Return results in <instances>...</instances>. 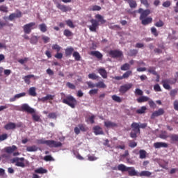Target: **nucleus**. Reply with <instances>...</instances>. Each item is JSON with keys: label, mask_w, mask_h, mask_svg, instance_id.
<instances>
[{"label": "nucleus", "mask_w": 178, "mask_h": 178, "mask_svg": "<svg viewBox=\"0 0 178 178\" xmlns=\"http://www.w3.org/2000/svg\"><path fill=\"white\" fill-rule=\"evenodd\" d=\"M96 87L97 88H106V84L104 81H99L96 83Z\"/></svg>", "instance_id": "38"}, {"label": "nucleus", "mask_w": 178, "mask_h": 178, "mask_svg": "<svg viewBox=\"0 0 178 178\" xmlns=\"http://www.w3.org/2000/svg\"><path fill=\"white\" fill-rule=\"evenodd\" d=\"M16 17H22V12L19 11L17 13H12L9 15V20L12 21L15 19H16Z\"/></svg>", "instance_id": "24"}, {"label": "nucleus", "mask_w": 178, "mask_h": 178, "mask_svg": "<svg viewBox=\"0 0 178 178\" xmlns=\"http://www.w3.org/2000/svg\"><path fill=\"white\" fill-rule=\"evenodd\" d=\"M26 151L28 152H35V151H38V147H37L35 145L28 146L26 147Z\"/></svg>", "instance_id": "29"}, {"label": "nucleus", "mask_w": 178, "mask_h": 178, "mask_svg": "<svg viewBox=\"0 0 178 178\" xmlns=\"http://www.w3.org/2000/svg\"><path fill=\"white\" fill-rule=\"evenodd\" d=\"M29 94L31 97H37V92H35V87H31L29 90Z\"/></svg>", "instance_id": "33"}, {"label": "nucleus", "mask_w": 178, "mask_h": 178, "mask_svg": "<svg viewBox=\"0 0 178 178\" xmlns=\"http://www.w3.org/2000/svg\"><path fill=\"white\" fill-rule=\"evenodd\" d=\"M35 173H38V175H44L45 173H48V170L47 169L42 168V167H40L35 170Z\"/></svg>", "instance_id": "26"}, {"label": "nucleus", "mask_w": 178, "mask_h": 178, "mask_svg": "<svg viewBox=\"0 0 178 178\" xmlns=\"http://www.w3.org/2000/svg\"><path fill=\"white\" fill-rule=\"evenodd\" d=\"M98 76L95 74V73H91L88 74V79H90V80H97L98 79Z\"/></svg>", "instance_id": "49"}, {"label": "nucleus", "mask_w": 178, "mask_h": 178, "mask_svg": "<svg viewBox=\"0 0 178 178\" xmlns=\"http://www.w3.org/2000/svg\"><path fill=\"white\" fill-rule=\"evenodd\" d=\"M139 155L140 159H145L147 158V152L144 149H140L139 151Z\"/></svg>", "instance_id": "34"}, {"label": "nucleus", "mask_w": 178, "mask_h": 178, "mask_svg": "<svg viewBox=\"0 0 178 178\" xmlns=\"http://www.w3.org/2000/svg\"><path fill=\"white\" fill-rule=\"evenodd\" d=\"M111 98L113 99V101H115V102H118L119 104H120V102H122V99L120 98V97L114 95L111 96Z\"/></svg>", "instance_id": "39"}, {"label": "nucleus", "mask_w": 178, "mask_h": 178, "mask_svg": "<svg viewBox=\"0 0 178 178\" xmlns=\"http://www.w3.org/2000/svg\"><path fill=\"white\" fill-rule=\"evenodd\" d=\"M51 48L54 51H56V52H60V49H62V47L57 44H53Z\"/></svg>", "instance_id": "43"}, {"label": "nucleus", "mask_w": 178, "mask_h": 178, "mask_svg": "<svg viewBox=\"0 0 178 178\" xmlns=\"http://www.w3.org/2000/svg\"><path fill=\"white\" fill-rule=\"evenodd\" d=\"M94 133L95 136H99L104 134V131H102V128L99 126H95L93 127Z\"/></svg>", "instance_id": "18"}, {"label": "nucleus", "mask_w": 178, "mask_h": 178, "mask_svg": "<svg viewBox=\"0 0 178 178\" xmlns=\"http://www.w3.org/2000/svg\"><path fill=\"white\" fill-rule=\"evenodd\" d=\"M131 129L132 130L130 133V137L131 138H137V135L140 134V124L138 122H133L131 124Z\"/></svg>", "instance_id": "6"}, {"label": "nucleus", "mask_w": 178, "mask_h": 178, "mask_svg": "<svg viewBox=\"0 0 178 178\" xmlns=\"http://www.w3.org/2000/svg\"><path fill=\"white\" fill-rule=\"evenodd\" d=\"M138 54V51L137 49H131L129 51V56H136Z\"/></svg>", "instance_id": "50"}, {"label": "nucleus", "mask_w": 178, "mask_h": 178, "mask_svg": "<svg viewBox=\"0 0 178 178\" xmlns=\"http://www.w3.org/2000/svg\"><path fill=\"white\" fill-rule=\"evenodd\" d=\"M42 40L44 44H48V42H49V41H51V38L49 37L44 35H42Z\"/></svg>", "instance_id": "44"}, {"label": "nucleus", "mask_w": 178, "mask_h": 178, "mask_svg": "<svg viewBox=\"0 0 178 178\" xmlns=\"http://www.w3.org/2000/svg\"><path fill=\"white\" fill-rule=\"evenodd\" d=\"M87 86H88V88H94L97 87V83H94L91 81L86 82Z\"/></svg>", "instance_id": "51"}, {"label": "nucleus", "mask_w": 178, "mask_h": 178, "mask_svg": "<svg viewBox=\"0 0 178 178\" xmlns=\"http://www.w3.org/2000/svg\"><path fill=\"white\" fill-rule=\"evenodd\" d=\"M38 38H40V37L38 36H32L30 39L31 44H33V45H37L38 42Z\"/></svg>", "instance_id": "31"}, {"label": "nucleus", "mask_w": 178, "mask_h": 178, "mask_svg": "<svg viewBox=\"0 0 178 178\" xmlns=\"http://www.w3.org/2000/svg\"><path fill=\"white\" fill-rule=\"evenodd\" d=\"M63 34L65 37H72V35H73V33L69 29L64 30Z\"/></svg>", "instance_id": "47"}, {"label": "nucleus", "mask_w": 178, "mask_h": 178, "mask_svg": "<svg viewBox=\"0 0 178 178\" xmlns=\"http://www.w3.org/2000/svg\"><path fill=\"white\" fill-rule=\"evenodd\" d=\"M132 74H133V72L131 70H129L123 74L122 77L124 79H129V77H130V76H131Z\"/></svg>", "instance_id": "42"}, {"label": "nucleus", "mask_w": 178, "mask_h": 178, "mask_svg": "<svg viewBox=\"0 0 178 178\" xmlns=\"http://www.w3.org/2000/svg\"><path fill=\"white\" fill-rule=\"evenodd\" d=\"M38 144H45L49 148H59V147H62V143L58 142L56 140H48L42 138L38 140Z\"/></svg>", "instance_id": "4"}, {"label": "nucleus", "mask_w": 178, "mask_h": 178, "mask_svg": "<svg viewBox=\"0 0 178 178\" xmlns=\"http://www.w3.org/2000/svg\"><path fill=\"white\" fill-rule=\"evenodd\" d=\"M90 55H91L92 56H95L96 58H97V59H102V54H101V52L98 51H92L90 53Z\"/></svg>", "instance_id": "22"}, {"label": "nucleus", "mask_w": 178, "mask_h": 178, "mask_svg": "<svg viewBox=\"0 0 178 178\" xmlns=\"http://www.w3.org/2000/svg\"><path fill=\"white\" fill-rule=\"evenodd\" d=\"M104 126L107 127V129L109 128H113V127H118V124L113 122L111 121H106L104 122Z\"/></svg>", "instance_id": "21"}, {"label": "nucleus", "mask_w": 178, "mask_h": 178, "mask_svg": "<svg viewBox=\"0 0 178 178\" xmlns=\"http://www.w3.org/2000/svg\"><path fill=\"white\" fill-rule=\"evenodd\" d=\"M177 94V89L172 90L170 92V97H176V95Z\"/></svg>", "instance_id": "63"}, {"label": "nucleus", "mask_w": 178, "mask_h": 178, "mask_svg": "<svg viewBox=\"0 0 178 178\" xmlns=\"http://www.w3.org/2000/svg\"><path fill=\"white\" fill-rule=\"evenodd\" d=\"M169 138H170V141L172 144H173L174 143H178L177 134H173L169 135Z\"/></svg>", "instance_id": "25"}, {"label": "nucleus", "mask_w": 178, "mask_h": 178, "mask_svg": "<svg viewBox=\"0 0 178 178\" xmlns=\"http://www.w3.org/2000/svg\"><path fill=\"white\" fill-rule=\"evenodd\" d=\"M133 87L132 83H127L120 87L119 91L121 94H126Z\"/></svg>", "instance_id": "12"}, {"label": "nucleus", "mask_w": 178, "mask_h": 178, "mask_svg": "<svg viewBox=\"0 0 178 178\" xmlns=\"http://www.w3.org/2000/svg\"><path fill=\"white\" fill-rule=\"evenodd\" d=\"M22 97H26V92L15 95L13 97L10 98V102H15L16 99H19V98H22Z\"/></svg>", "instance_id": "17"}, {"label": "nucleus", "mask_w": 178, "mask_h": 178, "mask_svg": "<svg viewBox=\"0 0 178 178\" xmlns=\"http://www.w3.org/2000/svg\"><path fill=\"white\" fill-rule=\"evenodd\" d=\"M127 3H129L131 9H136V8H137V1L135 0H129L127 1Z\"/></svg>", "instance_id": "28"}, {"label": "nucleus", "mask_w": 178, "mask_h": 178, "mask_svg": "<svg viewBox=\"0 0 178 178\" xmlns=\"http://www.w3.org/2000/svg\"><path fill=\"white\" fill-rule=\"evenodd\" d=\"M165 113V110L163 108H159L158 111H154L152 115L151 119H154V118H158V116H162Z\"/></svg>", "instance_id": "15"}, {"label": "nucleus", "mask_w": 178, "mask_h": 178, "mask_svg": "<svg viewBox=\"0 0 178 178\" xmlns=\"http://www.w3.org/2000/svg\"><path fill=\"white\" fill-rule=\"evenodd\" d=\"M154 148L159 149V148H168L169 147V145L166 143L163 142H156L154 143Z\"/></svg>", "instance_id": "16"}, {"label": "nucleus", "mask_w": 178, "mask_h": 178, "mask_svg": "<svg viewBox=\"0 0 178 178\" xmlns=\"http://www.w3.org/2000/svg\"><path fill=\"white\" fill-rule=\"evenodd\" d=\"M74 51V49L73 47H68L65 49V55L66 56H70Z\"/></svg>", "instance_id": "36"}, {"label": "nucleus", "mask_w": 178, "mask_h": 178, "mask_svg": "<svg viewBox=\"0 0 178 178\" xmlns=\"http://www.w3.org/2000/svg\"><path fill=\"white\" fill-rule=\"evenodd\" d=\"M73 56H74L75 60L79 61V60H80V59H81V56H80V54L77 51H74L73 53Z\"/></svg>", "instance_id": "45"}, {"label": "nucleus", "mask_w": 178, "mask_h": 178, "mask_svg": "<svg viewBox=\"0 0 178 178\" xmlns=\"http://www.w3.org/2000/svg\"><path fill=\"white\" fill-rule=\"evenodd\" d=\"M65 23L68 26V27H70V29H74V24H73V21H72L71 19L66 20Z\"/></svg>", "instance_id": "48"}, {"label": "nucleus", "mask_w": 178, "mask_h": 178, "mask_svg": "<svg viewBox=\"0 0 178 178\" xmlns=\"http://www.w3.org/2000/svg\"><path fill=\"white\" fill-rule=\"evenodd\" d=\"M17 149V147L16 145H13L11 147H7L5 148V151L7 154H13L15 151Z\"/></svg>", "instance_id": "20"}, {"label": "nucleus", "mask_w": 178, "mask_h": 178, "mask_svg": "<svg viewBox=\"0 0 178 178\" xmlns=\"http://www.w3.org/2000/svg\"><path fill=\"white\" fill-rule=\"evenodd\" d=\"M102 8L99 6H92L91 8H90V10H92V12H95V11H99L101 10Z\"/></svg>", "instance_id": "41"}, {"label": "nucleus", "mask_w": 178, "mask_h": 178, "mask_svg": "<svg viewBox=\"0 0 178 178\" xmlns=\"http://www.w3.org/2000/svg\"><path fill=\"white\" fill-rule=\"evenodd\" d=\"M120 144V145L115 146L116 149H124L126 148V145L124 142H121Z\"/></svg>", "instance_id": "54"}, {"label": "nucleus", "mask_w": 178, "mask_h": 178, "mask_svg": "<svg viewBox=\"0 0 178 178\" xmlns=\"http://www.w3.org/2000/svg\"><path fill=\"white\" fill-rule=\"evenodd\" d=\"M151 175H152V173H151V172H149V171H142L139 174V176H140V177L145 176L146 177H149V176H151Z\"/></svg>", "instance_id": "40"}, {"label": "nucleus", "mask_w": 178, "mask_h": 178, "mask_svg": "<svg viewBox=\"0 0 178 178\" xmlns=\"http://www.w3.org/2000/svg\"><path fill=\"white\" fill-rule=\"evenodd\" d=\"M13 163H15V166H18L19 168H26V164L23 162L24 161V158H19L16 157L13 159Z\"/></svg>", "instance_id": "10"}, {"label": "nucleus", "mask_w": 178, "mask_h": 178, "mask_svg": "<svg viewBox=\"0 0 178 178\" xmlns=\"http://www.w3.org/2000/svg\"><path fill=\"white\" fill-rule=\"evenodd\" d=\"M56 8L64 13L70 12V10H72V8H70V6L60 4L59 3L56 4Z\"/></svg>", "instance_id": "13"}, {"label": "nucleus", "mask_w": 178, "mask_h": 178, "mask_svg": "<svg viewBox=\"0 0 178 178\" xmlns=\"http://www.w3.org/2000/svg\"><path fill=\"white\" fill-rule=\"evenodd\" d=\"M97 72L102 78L108 79V72H106V70H105V68H99Z\"/></svg>", "instance_id": "19"}, {"label": "nucleus", "mask_w": 178, "mask_h": 178, "mask_svg": "<svg viewBox=\"0 0 178 178\" xmlns=\"http://www.w3.org/2000/svg\"><path fill=\"white\" fill-rule=\"evenodd\" d=\"M164 24H165L162 20H159V22H156L154 25L156 26V27H163Z\"/></svg>", "instance_id": "57"}, {"label": "nucleus", "mask_w": 178, "mask_h": 178, "mask_svg": "<svg viewBox=\"0 0 178 178\" xmlns=\"http://www.w3.org/2000/svg\"><path fill=\"white\" fill-rule=\"evenodd\" d=\"M78 127L79 128V130H81V131H87V128L86 127V125L83 124H79L78 125Z\"/></svg>", "instance_id": "55"}, {"label": "nucleus", "mask_w": 178, "mask_h": 178, "mask_svg": "<svg viewBox=\"0 0 178 178\" xmlns=\"http://www.w3.org/2000/svg\"><path fill=\"white\" fill-rule=\"evenodd\" d=\"M95 19H90L91 25L88 26L89 28L90 31H92V33H97V29L99 26V23L101 24H105L106 23V20L104 19V17L99 14H97L95 15Z\"/></svg>", "instance_id": "1"}, {"label": "nucleus", "mask_w": 178, "mask_h": 178, "mask_svg": "<svg viewBox=\"0 0 178 178\" xmlns=\"http://www.w3.org/2000/svg\"><path fill=\"white\" fill-rule=\"evenodd\" d=\"M173 106H174L175 111H178V100H175L174 101Z\"/></svg>", "instance_id": "64"}, {"label": "nucleus", "mask_w": 178, "mask_h": 178, "mask_svg": "<svg viewBox=\"0 0 178 178\" xmlns=\"http://www.w3.org/2000/svg\"><path fill=\"white\" fill-rule=\"evenodd\" d=\"M35 29H37V25L35 22H30L24 25L23 26L24 33L25 34H30V33H31V31Z\"/></svg>", "instance_id": "7"}, {"label": "nucleus", "mask_w": 178, "mask_h": 178, "mask_svg": "<svg viewBox=\"0 0 178 178\" xmlns=\"http://www.w3.org/2000/svg\"><path fill=\"white\" fill-rule=\"evenodd\" d=\"M48 118L49 119H56V118H57L56 113H50L48 115Z\"/></svg>", "instance_id": "62"}, {"label": "nucleus", "mask_w": 178, "mask_h": 178, "mask_svg": "<svg viewBox=\"0 0 178 178\" xmlns=\"http://www.w3.org/2000/svg\"><path fill=\"white\" fill-rule=\"evenodd\" d=\"M149 73H152V74H154V76H156L157 73L156 71H155V67H150L148 69Z\"/></svg>", "instance_id": "53"}, {"label": "nucleus", "mask_w": 178, "mask_h": 178, "mask_svg": "<svg viewBox=\"0 0 178 178\" xmlns=\"http://www.w3.org/2000/svg\"><path fill=\"white\" fill-rule=\"evenodd\" d=\"M62 102L72 108H76V106L77 105V100H76V99L72 95L66 96L65 99H63Z\"/></svg>", "instance_id": "5"}, {"label": "nucleus", "mask_w": 178, "mask_h": 178, "mask_svg": "<svg viewBox=\"0 0 178 178\" xmlns=\"http://www.w3.org/2000/svg\"><path fill=\"white\" fill-rule=\"evenodd\" d=\"M54 98H55V95H47L45 97H43L40 99H39V101H40V102H47V101H49V104H52V100L54 99Z\"/></svg>", "instance_id": "14"}, {"label": "nucleus", "mask_w": 178, "mask_h": 178, "mask_svg": "<svg viewBox=\"0 0 178 178\" xmlns=\"http://www.w3.org/2000/svg\"><path fill=\"white\" fill-rule=\"evenodd\" d=\"M138 13H140V16L139 17L140 20H141V23L143 26H147L150 23H152V17H148V15H151V10L146 9L144 10L143 8H139L138 10Z\"/></svg>", "instance_id": "2"}, {"label": "nucleus", "mask_w": 178, "mask_h": 178, "mask_svg": "<svg viewBox=\"0 0 178 178\" xmlns=\"http://www.w3.org/2000/svg\"><path fill=\"white\" fill-rule=\"evenodd\" d=\"M159 138L162 140H166V138H169V136L168 135V132L166 131H163L159 134Z\"/></svg>", "instance_id": "32"}, {"label": "nucleus", "mask_w": 178, "mask_h": 178, "mask_svg": "<svg viewBox=\"0 0 178 178\" xmlns=\"http://www.w3.org/2000/svg\"><path fill=\"white\" fill-rule=\"evenodd\" d=\"M109 56H111V58H113L114 59H116L118 58H122V56H123V51H120V50H111L108 52Z\"/></svg>", "instance_id": "9"}, {"label": "nucleus", "mask_w": 178, "mask_h": 178, "mask_svg": "<svg viewBox=\"0 0 178 178\" xmlns=\"http://www.w3.org/2000/svg\"><path fill=\"white\" fill-rule=\"evenodd\" d=\"M39 30H40V31L42 33H47V31L48 30L47 27V24H40L39 25Z\"/></svg>", "instance_id": "35"}, {"label": "nucleus", "mask_w": 178, "mask_h": 178, "mask_svg": "<svg viewBox=\"0 0 178 178\" xmlns=\"http://www.w3.org/2000/svg\"><path fill=\"white\" fill-rule=\"evenodd\" d=\"M4 129L6 130H14V129H16V124L14 122L8 123L4 126Z\"/></svg>", "instance_id": "23"}, {"label": "nucleus", "mask_w": 178, "mask_h": 178, "mask_svg": "<svg viewBox=\"0 0 178 178\" xmlns=\"http://www.w3.org/2000/svg\"><path fill=\"white\" fill-rule=\"evenodd\" d=\"M176 81H177L176 79H173V81L168 79H163L161 81V84L165 90H170L172 88L170 84H176Z\"/></svg>", "instance_id": "8"}, {"label": "nucleus", "mask_w": 178, "mask_h": 178, "mask_svg": "<svg viewBox=\"0 0 178 178\" xmlns=\"http://www.w3.org/2000/svg\"><path fill=\"white\" fill-rule=\"evenodd\" d=\"M118 170L120 172H128L129 176H139L138 172L136 171L134 167H127L124 164H120L118 166Z\"/></svg>", "instance_id": "3"}, {"label": "nucleus", "mask_w": 178, "mask_h": 178, "mask_svg": "<svg viewBox=\"0 0 178 178\" xmlns=\"http://www.w3.org/2000/svg\"><path fill=\"white\" fill-rule=\"evenodd\" d=\"M120 69L123 71L129 70L130 69V64L125 63L121 66Z\"/></svg>", "instance_id": "46"}, {"label": "nucleus", "mask_w": 178, "mask_h": 178, "mask_svg": "<svg viewBox=\"0 0 178 178\" xmlns=\"http://www.w3.org/2000/svg\"><path fill=\"white\" fill-rule=\"evenodd\" d=\"M154 90L156 92H161V91H162V90L161 89V86L158 83H156V84H155L154 86Z\"/></svg>", "instance_id": "58"}, {"label": "nucleus", "mask_w": 178, "mask_h": 178, "mask_svg": "<svg viewBox=\"0 0 178 178\" xmlns=\"http://www.w3.org/2000/svg\"><path fill=\"white\" fill-rule=\"evenodd\" d=\"M137 102L139 104H142V102H147V101H149V97L147 96H142L136 99Z\"/></svg>", "instance_id": "27"}, {"label": "nucleus", "mask_w": 178, "mask_h": 178, "mask_svg": "<svg viewBox=\"0 0 178 178\" xmlns=\"http://www.w3.org/2000/svg\"><path fill=\"white\" fill-rule=\"evenodd\" d=\"M151 31H152V34H153V35H154V37H158L159 33H158V31L156 30V28L152 27Z\"/></svg>", "instance_id": "52"}, {"label": "nucleus", "mask_w": 178, "mask_h": 178, "mask_svg": "<svg viewBox=\"0 0 178 178\" xmlns=\"http://www.w3.org/2000/svg\"><path fill=\"white\" fill-rule=\"evenodd\" d=\"M170 5H172V3L170 2V1H166L163 3V8H169Z\"/></svg>", "instance_id": "61"}, {"label": "nucleus", "mask_w": 178, "mask_h": 178, "mask_svg": "<svg viewBox=\"0 0 178 178\" xmlns=\"http://www.w3.org/2000/svg\"><path fill=\"white\" fill-rule=\"evenodd\" d=\"M54 57L56 58V59H62V58H63V54L62 53H59L57 52L55 55H54Z\"/></svg>", "instance_id": "60"}, {"label": "nucleus", "mask_w": 178, "mask_h": 178, "mask_svg": "<svg viewBox=\"0 0 178 178\" xmlns=\"http://www.w3.org/2000/svg\"><path fill=\"white\" fill-rule=\"evenodd\" d=\"M33 77H34L33 74L26 75L23 77V80L24 81L26 84H30V79H33Z\"/></svg>", "instance_id": "30"}, {"label": "nucleus", "mask_w": 178, "mask_h": 178, "mask_svg": "<svg viewBox=\"0 0 178 178\" xmlns=\"http://www.w3.org/2000/svg\"><path fill=\"white\" fill-rule=\"evenodd\" d=\"M143 94H144V92H143V90L140 89L136 88L135 90V95H143Z\"/></svg>", "instance_id": "59"}, {"label": "nucleus", "mask_w": 178, "mask_h": 178, "mask_svg": "<svg viewBox=\"0 0 178 178\" xmlns=\"http://www.w3.org/2000/svg\"><path fill=\"white\" fill-rule=\"evenodd\" d=\"M147 111V107L145 106H143L140 108L136 110V113L138 115H143Z\"/></svg>", "instance_id": "37"}, {"label": "nucleus", "mask_w": 178, "mask_h": 178, "mask_svg": "<svg viewBox=\"0 0 178 178\" xmlns=\"http://www.w3.org/2000/svg\"><path fill=\"white\" fill-rule=\"evenodd\" d=\"M0 12H3L4 13H8V7L5 6H0Z\"/></svg>", "instance_id": "56"}, {"label": "nucleus", "mask_w": 178, "mask_h": 178, "mask_svg": "<svg viewBox=\"0 0 178 178\" xmlns=\"http://www.w3.org/2000/svg\"><path fill=\"white\" fill-rule=\"evenodd\" d=\"M21 111H22V112H27V113H35V110L30 107V106H29L27 104H24L22 105Z\"/></svg>", "instance_id": "11"}]
</instances>
